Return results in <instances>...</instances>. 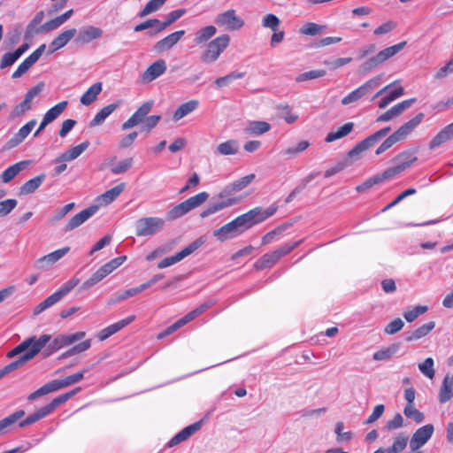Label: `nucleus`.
Here are the masks:
<instances>
[{
    "instance_id": "obj_51",
    "label": "nucleus",
    "mask_w": 453,
    "mask_h": 453,
    "mask_svg": "<svg viewBox=\"0 0 453 453\" xmlns=\"http://www.w3.org/2000/svg\"><path fill=\"white\" fill-rule=\"evenodd\" d=\"M79 389L73 390L71 392H67L65 394L60 395L58 397L54 398L50 403L44 405L43 407L46 409L48 413L50 414L58 406L65 403L71 396H73Z\"/></svg>"
},
{
    "instance_id": "obj_31",
    "label": "nucleus",
    "mask_w": 453,
    "mask_h": 453,
    "mask_svg": "<svg viewBox=\"0 0 453 453\" xmlns=\"http://www.w3.org/2000/svg\"><path fill=\"white\" fill-rule=\"evenodd\" d=\"M88 372V369L84 368L82 371L75 372L72 375L66 376L65 378H64L62 380H52L53 385L56 388V391L60 388H65V387H68L73 384L80 382L84 378V374Z\"/></svg>"
},
{
    "instance_id": "obj_34",
    "label": "nucleus",
    "mask_w": 453,
    "mask_h": 453,
    "mask_svg": "<svg viewBox=\"0 0 453 453\" xmlns=\"http://www.w3.org/2000/svg\"><path fill=\"white\" fill-rule=\"evenodd\" d=\"M199 105L198 100L193 99L181 104L173 115L174 121H178L194 111Z\"/></svg>"
},
{
    "instance_id": "obj_45",
    "label": "nucleus",
    "mask_w": 453,
    "mask_h": 453,
    "mask_svg": "<svg viewBox=\"0 0 453 453\" xmlns=\"http://www.w3.org/2000/svg\"><path fill=\"white\" fill-rule=\"evenodd\" d=\"M62 296L60 295V293H58V291H56L55 293H53L52 295H50V296H48L45 300H43L42 302H41L34 310V315H39L40 313H42L43 311H45L46 309L51 307L52 305H54L55 303H57L58 302H59L61 299H62Z\"/></svg>"
},
{
    "instance_id": "obj_28",
    "label": "nucleus",
    "mask_w": 453,
    "mask_h": 453,
    "mask_svg": "<svg viewBox=\"0 0 453 453\" xmlns=\"http://www.w3.org/2000/svg\"><path fill=\"white\" fill-rule=\"evenodd\" d=\"M89 146V142L85 141L79 145L70 148L58 157L55 162L72 161L80 157Z\"/></svg>"
},
{
    "instance_id": "obj_19",
    "label": "nucleus",
    "mask_w": 453,
    "mask_h": 453,
    "mask_svg": "<svg viewBox=\"0 0 453 453\" xmlns=\"http://www.w3.org/2000/svg\"><path fill=\"white\" fill-rule=\"evenodd\" d=\"M166 62L165 59H157L152 63L142 74V81L144 83L151 82L166 71Z\"/></svg>"
},
{
    "instance_id": "obj_40",
    "label": "nucleus",
    "mask_w": 453,
    "mask_h": 453,
    "mask_svg": "<svg viewBox=\"0 0 453 453\" xmlns=\"http://www.w3.org/2000/svg\"><path fill=\"white\" fill-rule=\"evenodd\" d=\"M280 258L276 253L275 250L265 253L259 259H257L254 265L255 268L257 270H264L265 268L273 266L279 261Z\"/></svg>"
},
{
    "instance_id": "obj_54",
    "label": "nucleus",
    "mask_w": 453,
    "mask_h": 453,
    "mask_svg": "<svg viewBox=\"0 0 453 453\" xmlns=\"http://www.w3.org/2000/svg\"><path fill=\"white\" fill-rule=\"evenodd\" d=\"M403 413L408 418L413 419L418 424L423 422L425 419L424 414L416 409L414 404H406L403 409Z\"/></svg>"
},
{
    "instance_id": "obj_23",
    "label": "nucleus",
    "mask_w": 453,
    "mask_h": 453,
    "mask_svg": "<svg viewBox=\"0 0 453 453\" xmlns=\"http://www.w3.org/2000/svg\"><path fill=\"white\" fill-rule=\"evenodd\" d=\"M103 35V30L94 26L83 27L80 29L75 42L78 43H88L96 39L101 38Z\"/></svg>"
},
{
    "instance_id": "obj_29",
    "label": "nucleus",
    "mask_w": 453,
    "mask_h": 453,
    "mask_svg": "<svg viewBox=\"0 0 453 453\" xmlns=\"http://www.w3.org/2000/svg\"><path fill=\"white\" fill-rule=\"evenodd\" d=\"M29 160H22L9 166L0 175L1 180L4 183L10 182L12 179L16 177V175H18L21 171L26 169L29 165Z\"/></svg>"
},
{
    "instance_id": "obj_36",
    "label": "nucleus",
    "mask_w": 453,
    "mask_h": 453,
    "mask_svg": "<svg viewBox=\"0 0 453 453\" xmlns=\"http://www.w3.org/2000/svg\"><path fill=\"white\" fill-rule=\"evenodd\" d=\"M239 151V143L236 140H227L219 143L214 153L221 156L235 155Z\"/></svg>"
},
{
    "instance_id": "obj_7",
    "label": "nucleus",
    "mask_w": 453,
    "mask_h": 453,
    "mask_svg": "<svg viewBox=\"0 0 453 453\" xmlns=\"http://www.w3.org/2000/svg\"><path fill=\"white\" fill-rule=\"evenodd\" d=\"M229 42L230 36L226 34L216 37L208 43L206 50L201 55V60L207 64L215 62L228 47Z\"/></svg>"
},
{
    "instance_id": "obj_17",
    "label": "nucleus",
    "mask_w": 453,
    "mask_h": 453,
    "mask_svg": "<svg viewBox=\"0 0 453 453\" xmlns=\"http://www.w3.org/2000/svg\"><path fill=\"white\" fill-rule=\"evenodd\" d=\"M44 340L45 339H42L40 342L36 343L33 349H28L23 355L19 356L18 359L5 365L4 367V371H6V372L9 373L24 365L29 360L33 359L43 349Z\"/></svg>"
},
{
    "instance_id": "obj_53",
    "label": "nucleus",
    "mask_w": 453,
    "mask_h": 453,
    "mask_svg": "<svg viewBox=\"0 0 453 453\" xmlns=\"http://www.w3.org/2000/svg\"><path fill=\"white\" fill-rule=\"evenodd\" d=\"M428 311V307L426 305H418L413 307L411 310L405 311L403 312V318L409 323L415 321L420 315H423Z\"/></svg>"
},
{
    "instance_id": "obj_26",
    "label": "nucleus",
    "mask_w": 453,
    "mask_h": 453,
    "mask_svg": "<svg viewBox=\"0 0 453 453\" xmlns=\"http://www.w3.org/2000/svg\"><path fill=\"white\" fill-rule=\"evenodd\" d=\"M70 250V247L66 246L57 250L53 252H50L48 255H45L35 262V266L39 269H45L46 265H53L61 259L65 255H66Z\"/></svg>"
},
{
    "instance_id": "obj_21",
    "label": "nucleus",
    "mask_w": 453,
    "mask_h": 453,
    "mask_svg": "<svg viewBox=\"0 0 453 453\" xmlns=\"http://www.w3.org/2000/svg\"><path fill=\"white\" fill-rule=\"evenodd\" d=\"M76 34L77 30L75 28H70L59 33L58 36H56L54 40L50 43L48 53L52 54L65 47L75 36Z\"/></svg>"
},
{
    "instance_id": "obj_35",
    "label": "nucleus",
    "mask_w": 453,
    "mask_h": 453,
    "mask_svg": "<svg viewBox=\"0 0 453 453\" xmlns=\"http://www.w3.org/2000/svg\"><path fill=\"white\" fill-rule=\"evenodd\" d=\"M453 138V132L446 126L429 142V149L434 150Z\"/></svg>"
},
{
    "instance_id": "obj_20",
    "label": "nucleus",
    "mask_w": 453,
    "mask_h": 453,
    "mask_svg": "<svg viewBox=\"0 0 453 453\" xmlns=\"http://www.w3.org/2000/svg\"><path fill=\"white\" fill-rule=\"evenodd\" d=\"M415 102H416V98H410V99L404 100V101L394 105L391 109H389L383 114L380 115L377 118L376 121L377 122L389 121L392 119L401 115L405 110L409 109Z\"/></svg>"
},
{
    "instance_id": "obj_55",
    "label": "nucleus",
    "mask_w": 453,
    "mask_h": 453,
    "mask_svg": "<svg viewBox=\"0 0 453 453\" xmlns=\"http://www.w3.org/2000/svg\"><path fill=\"white\" fill-rule=\"evenodd\" d=\"M244 77V73L233 72L225 76L216 79L215 84L218 88L226 87L230 84L233 81L242 79Z\"/></svg>"
},
{
    "instance_id": "obj_43",
    "label": "nucleus",
    "mask_w": 453,
    "mask_h": 453,
    "mask_svg": "<svg viewBox=\"0 0 453 453\" xmlns=\"http://www.w3.org/2000/svg\"><path fill=\"white\" fill-rule=\"evenodd\" d=\"M354 123L353 122H348L342 126L338 130L332 131L328 133L325 138V141L326 142H332L338 139H341L346 135H348L353 129Z\"/></svg>"
},
{
    "instance_id": "obj_10",
    "label": "nucleus",
    "mask_w": 453,
    "mask_h": 453,
    "mask_svg": "<svg viewBox=\"0 0 453 453\" xmlns=\"http://www.w3.org/2000/svg\"><path fill=\"white\" fill-rule=\"evenodd\" d=\"M380 76L373 77L364 84L344 96L341 103L342 105H348L352 103L357 102L359 99L370 94L374 88H376L380 83Z\"/></svg>"
},
{
    "instance_id": "obj_1",
    "label": "nucleus",
    "mask_w": 453,
    "mask_h": 453,
    "mask_svg": "<svg viewBox=\"0 0 453 453\" xmlns=\"http://www.w3.org/2000/svg\"><path fill=\"white\" fill-rule=\"evenodd\" d=\"M255 177L256 176L254 173H250L226 185L217 196L219 198L222 200L217 203H213L210 206H208L200 213V217L202 219H204L225 208L236 204L239 202V198L233 197L232 196L234 193L239 192L245 188L246 187H248L255 179Z\"/></svg>"
},
{
    "instance_id": "obj_8",
    "label": "nucleus",
    "mask_w": 453,
    "mask_h": 453,
    "mask_svg": "<svg viewBox=\"0 0 453 453\" xmlns=\"http://www.w3.org/2000/svg\"><path fill=\"white\" fill-rule=\"evenodd\" d=\"M165 220L158 217L141 218L135 222V234L137 236H150L163 229Z\"/></svg>"
},
{
    "instance_id": "obj_6",
    "label": "nucleus",
    "mask_w": 453,
    "mask_h": 453,
    "mask_svg": "<svg viewBox=\"0 0 453 453\" xmlns=\"http://www.w3.org/2000/svg\"><path fill=\"white\" fill-rule=\"evenodd\" d=\"M391 127H383L377 132L373 133L372 134L369 135L368 137L365 138L361 142H357L349 152L347 155L348 159L351 160L352 162L359 157V155L369 150L370 148L373 147L380 140L384 138L388 135V134L390 132Z\"/></svg>"
},
{
    "instance_id": "obj_50",
    "label": "nucleus",
    "mask_w": 453,
    "mask_h": 453,
    "mask_svg": "<svg viewBox=\"0 0 453 453\" xmlns=\"http://www.w3.org/2000/svg\"><path fill=\"white\" fill-rule=\"evenodd\" d=\"M449 380V376H446L442 380L439 392V401L441 403H447L453 396V392Z\"/></svg>"
},
{
    "instance_id": "obj_61",
    "label": "nucleus",
    "mask_w": 453,
    "mask_h": 453,
    "mask_svg": "<svg viewBox=\"0 0 453 453\" xmlns=\"http://www.w3.org/2000/svg\"><path fill=\"white\" fill-rule=\"evenodd\" d=\"M54 391H56V388H55V387L53 385V382L51 380V381L44 384L43 386H42L40 388H38L35 392L31 393L27 396V399L29 401H33V400L36 399L39 396L47 395V394L54 392Z\"/></svg>"
},
{
    "instance_id": "obj_4",
    "label": "nucleus",
    "mask_w": 453,
    "mask_h": 453,
    "mask_svg": "<svg viewBox=\"0 0 453 453\" xmlns=\"http://www.w3.org/2000/svg\"><path fill=\"white\" fill-rule=\"evenodd\" d=\"M209 198V194L205 191L200 192L197 195L191 196L181 202L175 206H173L171 210H169L166 213V219L168 220H175L190 211L199 207Z\"/></svg>"
},
{
    "instance_id": "obj_57",
    "label": "nucleus",
    "mask_w": 453,
    "mask_h": 453,
    "mask_svg": "<svg viewBox=\"0 0 453 453\" xmlns=\"http://www.w3.org/2000/svg\"><path fill=\"white\" fill-rule=\"evenodd\" d=\"M408 442V438L403 435H399L395 438L393 444L387 449L388 453H399L403 451Z\"/></svg>"
},
{
    "instance_id": "obj_24",
    "label": "nucleus",
    "mask_w": 453,
    "mask_h": 453,
    "mask_svg": "<svg viewBox=\"0 0 453 453\" xmlns=\"http://www.w3.org/2000/svg\"><path fill=\"white\" fill-rule=\"evenodd\" d=\"M35 125L36 120L31 119L24 126H22L19 131L7 142L6 147L8 149H12L21 143L28 136Z\"/></svg>"
},
{
    "instance_id": "obj_30",
    "label": "nucleus",
    "mask_w": 453,
    "mask_h": 453,
    "mask_svg": "<svg viewBox=\"0 0 453 453\" xmlns=\"http://www.w3.org/2000/svg\"><path fill=\"white\" fill-rule=\"evenodd\" d=\"M121 101L110 104L102 108L89 123V127L99 126L120 105Z\"/></svg>"
},
{
    "instance_id": "obj_11",
    "label": "nucleus",
    "mask_w": 453,
    "mask_h": 453,
    "mask_svg": "<svg viewBox=\"0 0 453 453\" xmlns=\"http://www.w3.org/2000/svg\"><path fill=\"white\" fill-rule=\"evenodd\" d=\"M203 242H204V240H203V238L196 239V241L191 242L189 245H188L186 248L181 250L180 252H177L175 255L167 257L164 258L163 260H161L157 264V268H159V269L166 268L168 266H171V265L181 261L182 259H184L185 257H187L188 256L192 254L194 251H196L198 248H200L203 244Z\"/></svg>"
},
{
    "instance_id": "obj_56",
    "label": "nucleus",
    "mask_w": 453,
    "mask_h": 453,
    "mask_svg": "<svg viewBox=\"0 0 453 453\" xmlns=\"http://www.w3.org/2000/svg\"><path fill=\"white\" fill-rule=\"evenodd\" d=\"M398 349L397 345H391L390 347L387 349H382L378 351H376L372 358L376 361H382V360H388L389 359Z\"/></svg>"
},
{
    "instance_id": "obj_2",
    "label": "nucleus",
    "mask_w": 453,
    "mask_h": 453,
    "mask_svg": "<svg viewBox=\"0 0 453 453\" xmlns=\"http://www.w3.org/2000/svg\"><path fill=\"white\" fill-rule=\"evenodd\" d=\"M424 118V113L419 112L409 121L402 125L377 148L375 154L380 155L397 142L404 140L422 122Z\"/></svg>"
},
{
    "instance_id": "obj_14",
    "label": "nucleus",
    "mask_w": 453,
    "mask_h": 453,
    "mask_svg": "<svg viewBox=\"0 0 453 453\" xmlns=\"http://www.w3.org/2000/svg\"><path fill=\"white\" fill-rule=\"evenodd\" d=\"M154 105L153 101H148L143 103L136 111L127 120L125 121L121 128L122 130H127L130 129L141 123H143L145 119L147 118L148 114L152 110V107Z\"/></svg>"
},
{
    "instance_id": "obj_47",
    "label": "nucleus",
    "mask_w": 453,
    "mask_h": 453,
    "mask_svg": "<svg viewBox=\"0 0 453 453\" xmlns=\"http://www.w3.org/2000/svg\"><path fill=\"white\" fill-rule=\"evenodd\" d=\"M68 104L67 101H62L53 107H51L50 110L46 111L44 114V118L49 121V123L53 122L55 119H57L66 109Z\"/></svg>"
},
{
    "instance_id": "obj_25",
    "label": "nucleus",
    "mask_w": 453,
    "mask_h": 453,
    "mask_svg": "<svg viewBox=\"0 0 453 453\" xmlns=\"http://www.w3.org/2000/svg\"><path fill=\"white\" fill-rule=\"evenodd\" d=\"M185 35L184 30L175 31L162 40L156 42L154 50L157 52H164L173 48Z\"/></svg>"
},
{
    "instance_id": "obj_42",
    "label": "nucleus",
    "mask_w": 453,
    "mask_h": 453,
    "mask_svg": "<svg viewBox=\"0 0 453 453\" xmlns=\"http://www.w3.org/2000/svg\"><path fill=\"white\" fill-rule=\"evenodd\" d=\"M127 260L126 256H121L115 257L109 261L108 263L102 265L97 272L104 279L107 275H109L111 272L120 266Z\"/></svg>"
},
{
    "instance_id": "obj_41",
    "label": "nucleus",
    "mask_w": 453,
    "mask_h": 453,
    "mask_svg": "<svg viewBox=\"0 0 453 453\" xmlns=\"http://www.w3.org/2000/svg\"><path fill=\"white\" fill-rule=\"evenodd\" d=\"M45 178H46V175L44 173H42V174L37 175L35 178L30 179L29 180L26 181L20 187V194L28 195V194L34 193L42 184Z\"/></svg>"
},
{
    "instance_id": "obj_12",
    "label": "nucleus",
    "mask_w": 453,
    "mask_h": 453,
    "mask_svg": "<svg viewBox=\"0 0 453 453\" xmlns=\"http://www.w3.org/2000/svg\"><path fill=\"white\" fill-rule=\"evenodd\" d=\"M215 23L229 31L238 30L244 25L243 19L236 15L234 9L218 14L215 18Z\"/></svg>"
},
{
    "instance_id": "obj_58",
    "label": "nucleus",
    "mask_w": 453,
    "mask_h": 453,
    "mask_svg": "<svg viewBox=\"0 0 453 453\" xmlns=\"http://www.w3.org/2000/svg\"><path fill=\"white\" fill-rule=\"evenodd\" d=\"M326 72L325 70L318 69V70H311L308 72H304L300 73L296 78V81L303 82L309 80L318 79L325 76Z\"/></svg>"
},
{
    "instance_id": "obj_62",
    "label": "nucleus",
    "mask_w": 453,
    "mask_h": 453,
    "mask_svg": "<svg viewBox=\"0 0 453 453\" xmlns=\"http://www.w3.org/2000/svg\"><path fill=\"white\" fill-rule=\"evenodd\" d=\"M280 24V19L272 13L266 14L262 19V26L264 27L271 28L273 32H276L279 29Z\"/></svg>"
},
{
    "instance_id": "obj_64",
    "label": "nucleus",
    "mask_w": 453,
    "mask_h": 453,
    "mask_svg": "<svg viewBox=\"0 0 453 453\" xmlns=\"http://www.w3.org/2000/svg\"><path fill=\"white\" fill-rule=\"evenodd\" d=\"M310 146V142L308 141H301L295 147H290L282 151L283 155L295 157L299 153L304 151Z\"/></svg>"
},
{
    "instance_id": "obj_15",
    "label": "nucleus",
    "mask_w": 453,
    "mask_h": 453,
    "mask_svg": "<svg viewBox=\"0 0 453 453\" xmlns=\"http://www.w3.org/2000/svg\"><path fill=\"white\" fill-rule=\"evenodd\" d=\"M51 336L50 334H42L39 338H36V336H31L25 341H23L21 343H19L18 346H16L14 349H12L11 351L8 352L7 357H14L18 355H23L25 352H27L28 349H33L34 347L36 345V343L40 342L42 339H46L43 341V347L50 341Z\"/></svg>"
},
{
    "instance_id": "obj_9",
    "label": "nucleus",
    "mask_w": 453,
    "mask_h": 453,
    "mask_svg": "<svg viewBox=\"0 0 453 453\" xmlns=\"http://www.w3.org/2000/svg\"><path fill=\"white\" fill-rule=\"evenodd\" d=\"M244 232L245 229L239 217H236L232 221L225 224L219 229L214 230L213 236L216 237L218 241L224 242L227 240L240 236Z\"/></svg>"
},
{
    "instance_id": "obj_49",
    "label": "nucleus",
    "mask_w": 453,
    "mask_h": 453,
    "mask_svg": "<svg viewBox=\"0 0 453 453\" xmlns=\"http://www.w3.org/2000/svg\"><path fill=\"white\" fill-rule=\"evenodd\" d=\"M24 416H25V411L18 410L15 412L10 414L9 416L5 417L4 418L1 419L0 420V434L4 429L11 426L14 423H16L19 419H20Z\"/></svg>"
},
{
    "instance_id": "obj_33",
    "label": "nucleus",
    "mask_w": 453,
    "mask_h": 453,
    "mask_svg": "<svg viewBox=\"0 0 453 453\" xmlns=\"http://www.w3.org/2000/svg\"><path fill=\"white\" fill-rule=\"evenodd\" d=\"M435 326L434 321H429L418 326L412 332L408 333L405 337L406 342H414L426 336Z\"/></svg>"
},
{
    "instance_id": "obj_18",
    "label": "nucleus",
    "mask_w": 453,
    "mask_h": 453,
    "mask_svg": "<svg viewBox=\"0 0 453 453\" xmlns=\"http://www.w3.org/2000/svg\"><path fill=\"white\" fill-rule=\"evenodd\" d=\"M99 209V205H91L79 213L73 216L67 222L65 231H72L81 225H82L86 220H88L90 217H92Z\"/></svg>"
},
{
    "instance_id": "obj_52",
    "label": "nucleus",
    "mask_w": 453,
    "mask_h": 453,
    "mask_svg": "<svg viewBox=\"0 0 453 453\" xmlns=\"http://www.w3.org/2000/svg\"><path fill=\"white\" fill-rule=\"evenodd\" d=\"M167 0H150L144 8L138 13L139 18L146 17L147 15L159 10Z\"/></svg>"
},
{
    "instance_id": "obj_5",
    "label": "nucleus",
    "mask_w": 453,
    "mask_h": 453,
    "mask_svg": "<svg viewBox=\"0 0 453 453\" xmlns=\"http://www.w3.org/2000/svg\"><path fill=\"white\" fill-rule=\"evenodd\" d=\"M277 210L278 206L276 204H272L266 209H263L262 207L257 206L238 217L245 231H247L253 226L262 223L274 215Z\"/></svg>"
},
{
    "instance_id": "obj_16",
    "label": "nucleus",
    "mask_w": 453,
    "mask_h": 453,
    "mask_svg": "<svg viewBox=\"0 0 453 453\" xmlns=\"http://www.w3.org/2000/svg\"><path fill=\"white\" fill-rule=\"evenodd\" d=\"M44 340L45 339H42L40 342L36 343L33 349H28L23 355L19 356L18 359L5 365L4 367V371H6V372L9 373L24 365L29 360L33 359L43 349Z\"/></svg>"
},
{
    "instance_id": "obj_46",
    "label": "nucleus",
    "mask_w": 453,
    "mask_h": 453,
    "mask_svg": "<svg viewBox=\"0 0 453 453\" xmlns=\"http://www.w3.org/2000/svg\"><path fill=\"white\" fill-rule=\"evenodd\" d=\"M216 32H217V28L212 25L202 27L201 29H199L196 32V37H195V42L197 44L203 43V42H207L208 40H210L212 36H214Z\"/></svg>"
},
{
    "instance_id": "obj_44",
    "label": "nucleus",
    "mask_w": 453,
    "mask_h": 453,
    "mask_svg": "<svg viewBox=\"0 0 453 453\" xmlns=\"http://www.w3.org/2000/svg\"><path fill=\"white\" fill-rule=\"evenodd\" d=\"M418 157L415 155V151H403L397 155L395 158L397 161V165L403 171L409 168L414 162H416Z\"/></svg>"
},
{
    "instance_id": "obj_59",
    "label": "nucleus",
    "mask_w": 453,
    "mask_h": 453,
    "mask_svg": "<svg viewBox=\"0 0 453 453\" xmlns=\"http://www.w3.org/2000/svg\"><path fill=\"white\" fill-rule=\"evenodd\" d=\"M325 26L308 22L300 28V33L306 35H317L323 32Z\"/></svg>"
},
{
    "instance_id": "obj_32",
    "label": "nucleus",
    "mask_w": 453,
    "mask_h": 453,
    "mask_svg": "<svg viewBox=\"0 0 453 453\" xmlns=\"http://www.w3.org/2000/svg\"><path fill=\"white\" fill-rule=\"evenodd\" d=\"M86 335L84 331H79L74 334H58L54 338L58 349L72 345L73 343L83 339Z\"/></svg>"
},
{
    "instance_id": "obj_13",
    "label": "nucleus",
    "mask_w": 453,
    "mask_h": 453,
    "mask_svg": "<svg viewBox=\"0 0 453 453\" xmlns=\"http://www.w3.org/2000/svg\"><path fill=\"white\" fill-rule=\"evenodd\" d=\"M434 427L432 424H426L416 430L410 441V448L411 451L418 450L432 437Z\"/></svg>"
},
{
    "instance_id": "obj_48",
    "label": "nucleus",
    "mask_w": 453,
    "mask_h": 453,
    "mask_svg": "<svg viewBox=\"0 0 453 453\" xmlns=\"http://www.w3.org/2000/svg\"><path fill=\"white\" fill-rule=\"evenodd\" d=\"M49 415L46 409L42 406L34 413L28 415L25 419L21 420L19 424V427H25L27 426L32 425L41 418Z\"/></svg>"
},
{
    "instance_id": "obj_60",
    "label": "nucleus",
    "mask_w": 453,
    "mask_h": 453,
    "mask_svg": "<svg viewBox=\"0 0 453 453\" xmlns=\"http://www.w3.org/2000/svg\"><path fill=\"white\" fill-rule=\"evenodd\" d=\"M434 364V359L432 357H427L423 363L418 365V369L426 377L433 379L435 374Z\"/></svg>"
},
{
    "instance_id": "obj_27",
    "label": "nucleus",
    "mask_w": 453,
    "mask_h": 453,
    "mask_svg": "<svg viewBox=\"0 0 453 453\" xmlns=\"http://www.w3.org/2000/svg\"><path fill=\"white\" fill-rule=\"evenodd\" d=\"M125 187L126 184L122 182L98 196L96 198L97 203L96 205H99L100 207L110 204L123 192Z\"/></svg>"
},
{
    "instance_id": "obj_63",
    "label": "nucleus",
    "mask_w": 453,
    "mask_h": 453,
    "mask_svg": "<svg viewBox=\"0 0 453 453\" xmlns=\"http://www.w3.org/2000/svg\"><path fill=\"white\" fill-rule=\"evenodd\" d=\"M352 165V161L348 159V158H345L342 161H339L335 165H334L333 167L327 169L326 172H325V178H330L332 177L333 175L340 173L341 171H342L343 169H345L346 167Z\"/></svg>"
},
{
    "instance_id": "obj_38",
    "label": "nucleus",
    "mask_w": 453,
    "mask_h": 453,
    "mask_svg": "<svg viewBox=\"0 0 453 453\" xmlns=\"http://www.w3.org/2000/svg\"><path fill=\"white\" fill-rule=\"evenodd\" d=\"M102 88H103L102 82H96V83H94L81 96V103L83 105H89V104H91L97 98V96L101 93Z\"/></svg>"
},
{
    "instance_id": "obj_37",
    "label": "nucleus",
    "mask_w": 453,
    "mask_h": 453,
    "mask_svg": "<svg viewBox=\"0 0 453 453\" xmlns=\"http://www.w3.org/2000/svg\"><path fill=\"white\" fill-rule=\"evenodd\" d=\"M270 129L271 125L266 121H250L244 128V132L247 134L260 135Z\"/></svg>"
},
{
    "instance_id": "obj_3",
    "label": "nucleus",
    "mask_w": 453,
    "mask_h": 453,
    "mask_svg": "<svg viewBox=\"0 0 453 453\" xmlns=\"http://www.w3.org/2000/svg\"><path fill=\"white\" fill-rule=\"evenodd\" d=\"M406 43L407 42L405 41H403L397 44L381 50L376 55L365 60L360 65L359 72L362 73L372 72L373 69L400 52L405 47Z\"/></svg>"
},
{
    "instance_id": "obj_22",
    "label": "nucleus",
    "mask_w": 453,
    "mask_h": 453,
    "mask_svg": "<svg viewBox=\"0 0 453 453\" xmlns=\"http://www.w3.org/2000/svg\"><path fill=\"white\" fill-rule=\"evenodd\" d=\"M202 422L203 421L200 420L184 427L167 442V446L173 447L188 439L201 428Z\"/></svg>"
},
{
    "instance_id": "obj_39",
    "label": "nucleus",
    "mask_w": 453,
    "mask_h": 453,
    "mask_svg": "<svg viewBox=\"0 0 453 453\" xmlns=\"http://www.w3.org/2000/svg\"><path fill=\"white\" fill-rule=\"evenodd\" d=\"M216 302L214 300H208L191 311L188 312L184 317L181 318V320L183 321L184 325L188 324V322L195 319L196 317L200 316L203 312H205L208 309L212 307Z\"/></svg>"
}]
</instances>
